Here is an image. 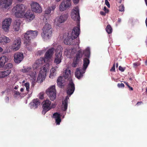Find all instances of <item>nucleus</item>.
<instances>
[{
	"label": "nucleus",
	"instance_id": "obj_50",
	"mask_svg": "<svg viewBox=\"0 0 147 147\" xmlns=\"http://www.w3.org/2000/svg\"><path fill=\"white\" fill-rule=\"evenodd\" d=\"M103 10L104 11H105L106 13H108L109 12V10L107 9L106 8V7L105 6L103 8Z\"/></svg>",
	"mask_w": 147,
	"mask_h": 147
},
{
	"label": "nucleus",
	"instance_id": "obj_13",
	"mask_svg": "<svg viewBox=\"0 0 147 147\" xmlns=\"http://www.w3.org/2000/svg\"><path fill=\"white\" fill-rule=\"evenodd\" d=\"M11 21V19L10 18H5L3 21L2 28L5 32H8L9 31Z\"/></svg>",
	"mask_w": 147,
	"mask_h": 147
},
{
	"label": "nucleus",
	"instance_id": "obj_45",
	"mask_svg": "<svg viewBox=\"0 0 147 147\" xmlns=\"http://www.w3.org/2000/svg\"><path fill=\"white\" fill-rule=\"evenodd\" d=\"M56 5H54L52 6L51 7H49V8H50L51 9V10L52 11H53L56 8Z\"/></svg>",
	"mask_w": 147,
	"mask_h": 147
},
{
	"label": "nucleus",
	"instance_id": "obj_5",
	"mask_svg": "<svg viewBox=\"0 0 147 147\" xmlns=\"http://www.w3.org/2000/svg\"><path fill=\"white\" fill-rule=\"evenodd\" d=\"M49 64L47 63L41 68L37 78V81L38 82L41 83L45 80L46 76L47 73L49 70Z\"/></svg>",
	"mask_w": 147,
	"mask_h": 147
},
{
	"label": "nucleus",
	"instance_id": "obj_23",
	"mask_svg": "<svg viewBox=\"0 0 147 147\" xmlns=\"http://www.w3.org/2000/svg\"><path fill=\"white\" fill-rule=\"evenodd\" d=\"M75 88L74 85L72 80H70L67 88V92L68 95H71L74 92Z\"/></svg>",
	"mask_w": 147,
	"mask_h": 147
},
{
	"label": "nucleus",
	"instance_id": "obj_63",
	"mask_svg": "<svg viewBox=\"0 0 147 147\" xmlns=\"http://www.w3.org/2000/svg\"><path fill=\"white\" fill-rule=\"evenodd\" d=\"M122 0H120V1H119V3H121V1Z\"/></svg>",
	"mask_w": 147,
	"mask_h": 147
},
{
	"label": "nucleus",
	"instance_id": "obj_33",
	"mask_svg": "<svg viewBox=\"0 0 147 147\" xmlns=\"http://www.w3.org/2000/svg\"><path fill=\"white\" fill-rule=\"evenodd\" d=\"M8 60V59L5 56H2L0 57V67H3L5 63Z\"/></svg>",
	"mask_w": 147,
	"mask_h": 147
},
{
	"label": "nucleus",
	"instance_id": "obj_53",
	"mask_svg": "<svg viewBox=\"0 0 147 147\" xmlns=\"http://www.w3.org/2000/svg\"><path fill=\"white\" fill-rule=\"evenodd\" d=\"M79 0H73V1L74 3L75 4H77L79 2Z\"/></svg>",
	"mask_w": 147,
	"mask_h": 147
},
{
	"label": "nucleus",
	"instance_id": "obj_54",
	"mask_svg": "<svg viewBox=\"0 0 147 147\" xmlns=\"http://www.w3.org/2000/svg\"><path fill=\"white\" fill-rule=\"evenodd\" d=\"M128 87L130 89V90H133V89L132 87H131L129 85H128Z\"/></svg>",
	"mask_w": 147,
	"mask_h": 147
},
{
	"label": "nucleus",
	"instance_id": "obj_57",
	"mask_svg": "<svg viewBox=\"0 0 147 147\" xmlns=\"http://www.w3.org/2000/svg\"><path fill=\"white\" fill-rule=\"evenodd\" d=\"M3 51V49L2 48L0 47V52H1Z\"/></svg>",
	"mask_w": 147,
	"mask_h": 147
},
{
	"label": "nucleus",
	"instance_id": "obj_39",
	"mask_svg": "<svg viewBox=\"0 0 147 147\" xmlns=\"http://www.w3.org/2000/svg\"><path fill=\"white\" fill-rule=\"evenodd\" d=\"M46 51V49H45L38 51V54L39 55H41L42 54H43Z\"/></svg>",
	"mask_w": 147,
	"mask_h": 147
},
{
	"label": "nucleus",
	"instance_id": "obj_61",
	"mask_svg": "<svg viewBox=\"0 0 147 147\" xmlns=\"http://www.w3.org/2000/svg\"><path fill=\"white\" fill-rule=\"evenodd\" d=\"M145 3L146 5H147V0H145Z\"/></svg>",
	"mask_w": 147,
	"mask_h": 147
},
{
	"label": "nucleus",
	"instance_id": "obj_35",
	"mask_svg": "<svg viewBox=\"0 0 147 147\" xmlns=\"http://www.w3.org/2000/svg\"><path fill=\"white\" fill-rule=\"evenodd\" d=\"M90 49L89 47H87L84 51L85 56L87 57H89L90 55Z\"/></svg>",
	"mask_w": 147,
	"mask_h": 147
},
{
	"label": "nucleus",
	"instance_id": "obj_55",
	"mask_svg": "<svg viewBox=\"0 0 147 147\" xmlns=\"http://www.w3.org/2000/svg\"><path fill=\"white\" fill-rule=\"evenodd\" d=\"M142 103V102L141 101L140 102H137V104H136V105H140Z\"/></svg>",
	"mask_w": 147,
	"mask_h": 147
},
{
	"label": "nucleus",
	"instance_id": "obj_58",
	"mask_svg": "<svg viewBox=\"0 0 147 147\" xmlns=\"http://www.w3.org/2000/svg\"><path fill=\"white\" fill-rule=\"evenodd\" d=\"M118 22H121V19L120 18H119L118 19Z\"/></svg>",
	"mask_w": 147,
	"mask_h": 147
},
{
	"label": "nucleus",
	"instance_id": "obj_44",
	"mask_svg": "<svg viewBox=\"0 0 147 147\" xmlns=\"http://www.w3.org/2000/svg\"><path fill=\"white\" fill-rule=\"evenodd\" d=\"M140 64L138 62H136L134 63L133 64V67L135 68L136 67L139 65Z\"/></svg>",
	"mask_w": 147,
	"mask_h": 147
},
{
	"label": "nucleus",
	"instance_id": "obj_42",
	"mask_svg": "<svg viewBox=\"0 0 147 147\" xmlns=\"http://www.w3.org/2000/svg\"><path fill=\"white\" fill-rule=\"evenodd\" d=\"M105 3L106 5L109 7H110V5L109 2L107 0H105Z\"/></svg>",
	"mask_w": 147,
	"mask_h": 147
},
{
	"label": "nucleus",
	"instance_id": "obj_12",
	"mask_svg": "<svg viewBox=\"0 0 147 147\" xmlns=\"http://www.w3.org/2000/svg\"><path fill=\"white\" fill-rule=\"evenodd\" d=\"M55 49L54 47H51L46 52L44 58L43 59L44 62H48L50 61L54 54Z\"/></svg>",
	"mask_w": 147,
	"mask_h": 147
},
{
	"label": "nucleus",
	"instance_id": "obj_30",
	"mask_svg": "<svg viewBox=\"0 0 147 147\" xmlns=\"http://www.w3.org/2000/svg\"><path fill=\"white\" fill-rule=\"evenodd\" d=\"M58 68V66L53 67L50 70L49 77L51 78H53L56 75V69Z\"/></svg>",
	"mask_w": 147,
	"mask_h": 147
},
{
	"label": "nucleus",
	"instance_id": "obj_17",
	"mask_svg": "<svg viewBox=\"0 0 147 147\" xmlns=\"http://www.w3.org/2000/svg\"><path fill=\"white\" fill-rule=\"evenodd\" d=\"M32 11L36 13H40L42 12V8L39 4L33 1L31 4Z\"/></svg>",
	"mask_w": 147,
	"mask_h": 147
},
{
	"label": "nucleus",
	"instance_id": "obj_6",
	"mask_svg": "<svg viewBox=\"0 0 147 147\" xmlns=\"http://www.w3.org/2000/svg\"><path fill=\"white\" fill-rule=\"evenodd\" d=\"M89 63V60L88 59L85 58L84 59V64L83 69H79L77 68L75 72V76L78 79H80L83 76V74L85 73V70Z\"/></svg>",
	"mask_w": 147,
	"mask_h": 147
},
{
	"label": "nucleus",
	"instance_id": "obj_4",
	"mask_svg": "<svg viewBox=\"0 0 147 147\" xmlns=\"http://www.w3.org/2000/svg\"><path fill=\"white\" fill-rule=\"evenodd\" d=\"M26 11L25 6L23 4L18 5L14 7L12 11L17 18H22L24 16Z\"/></svg>",
	"mask_w": 147,
	"mask_h": 147
},
{
	"label": "nucleus",
	"instance_id": "obj_28",
	"mask_svg": "<svg viewBox=\"0 0 147 147\" xmlns=\"http://www.w3.org/2000/svg\"><path fill=\"white\" fill-rule=\"evenodd\" d=\"M11 72V70H7L3 71H0V78H5L9 75Z\"/></svg>",
	"mask_w": 147,
	"mask_h": 147
},
{
	"label": "nucleus",
	"instance_id": "obj_19",
	"mask_svg": "<svg viewBox=\"0 0 147 147\" xmlns=\"http://www.w3.org/2000/svg\"><path fill=\"white\" fill-rule=\"evenodd\" d=\"M21 44V40L20 38H16L11 46V49L14 51L18 50Z\"/></svg>",
	"mask_w": 147,
	"mask_h": 147
},
{
	"label": "nucleus",
	"instance_id": "obj_52",
	"mask_svg": "<svg viewBox=\"0 0 147 147\" xmlns=\"http://www.w3.org/2000/svg\"><path fill=\"white\" fill-rule=\"evenodd\" d=\"M79 0H73V1L74 3L75 4H77L79 2Z\"/></svg>",
	"mask_w": 147,
	"mask_h": 147
},
{
	"label": "nucleus",
	"instance_id": "obj_9",
	"mask_svg": "<svg viewBox=\"0 0 147 147\" xmlns=\"http://www.w3.org/2000/svg\"><path fill=\"white\" fill-rule=\"evenodd\" d=\"M71 16L72 19L76 22L77 26L80 28V16L79 13V9L78 7L74 8L71 13Z\"/></svg>",
	"mask_w": 147,
	"mask_h": 147
},
{
	"label": "nucleus",
	"instance_id": "obj_36",
	"mask_svg": "<svg viewBox=\"0 0 147 147\" xmlns=\"http://www.w3.org/2000/svg\"><path fill=\"white\" fill-rule=\"evenodd\" d=\"M107 32L108 34H110L112 33V28L110 25H108L106 29Z\"/></svg>",
	"mask_w": 147,
	"mask_h": 147
},
{
	"label": "nucleus",
	"instance_id": "obj_3",
	"mask_svg": "<svg viewBox=\"0 0 147 147\" xmlns=\"http://www.w3.org/2000/svg\"><path fill=\"white\" fill-rule=\"evenodd\" d=\"M42 32L41 34L42 38L44 41L47 40L50 38L53 32V28L51 25L47 23L42 28Z\"/></svg>",
	"mask_w": 147,
	"mask_h": 147
},
{
	"label": "nucleus",
	"instance_id": "obj_29",
	"mask_svg": "<svg viewBox=\"0 0 147 147\" xmlns=\"http://www.w3.org/2000/svg\"><path fill=\"white\" fill-rule=\"evenodd\" d=\"M61 116V115L57 113H55L53 114V117L55 119L57 125H59L60 124V123L61 121L60 117Z\"/></svg>",
	"mask_w": 147,
	"mask_h": 147
},
{
	"label": "nucleus",
	"instance_id": "obj_49",
	"mask_svg": "<svg viewBox=\"0 0 147 147\" xmlns=\"http://www.w3.org/2000/svg\"><path fill=\"white\" fill-rule=\"evenodd\" d=\"M56 106V104L54 103L51 104V109L52 108H54Z\"/></svg>",
	"mask_w": 147,
	"mask_h": 147
},
{
	"label": "nucleus",
	"instance_id": "obj_41",
	"mask_svg": "<svg viewBox=\"0 0 147 147\" xmlns=\"http://www.w3.org/2000/svg\"><path fill=\"white\" fill-rule=\"evenodd\" d=\"M39 98L41 99H42L44 98V94L43 93H40L39 94Z\"/></svg>",
	"mask_w": 147,
	"mask_h": 147
},
{
	"label": "nucleus",
	"instance_id": "obj_10",
	"mask_svg": "<svg viewBox=\"0 0 147 147\" xmlns=\"http://www.w3.org/2000/svg\"><path fill=\"white\" fill-rule=\"evenodd\" d=\"M21 71L23 73H26L31 77L33 81H35L36 77V71L30 67H24L23 69L21 70Z\"/></svg>",
	"mask_w": 147,
	"mask_h": 147
},
{
	"label": "nucleus",
	"instance_id": "obj_14",
	"mask_svg": "<svg viewBox=\"0 0 147 147\" xmlns=\"http://www.w3.org/2000/svg\"><path fill=\"white\" fill-rule=\"evenodd\" d=\"M68 15L64 14L61 15L60 16L57 17L55 20V23L57 26H59L61 24L64 23L68 18Z\"/></svg>",
	"mask_w": 147,
	"mask_h": 147
},
{
	"label": "nucleus",
	"instance_id": "obj_2",
	"mask_svg": "<svg viewBox=\"0 0 147 147\" xmlns=\"http://www.w3.org/2000/svg\"><path fill=\"white\" fill-rule=\"evenodd\" d=\"M38 33V32L37 30H29L23 34V37H24V43L28 50H31V48L28 47L30 45V40L36 37Z\"/></svg>",
	"mask_w": 147,
	"mask_h": 147
},
{
	"label": "nucleus",
	"instance_id": "obj_26",
	"mask_svg": "<svg viewBox=\"0 0 147 147\" xmlns=\"http://www.w3.org/2000/svg\"><path fill=\"white\" fill-rule=\"evenodd\" d=\"M51 11V9L49 7L46 9L44 16V18L43 19L44 22H46L47 20L49 18L50 16V13Z\"/></svg>",
	"mask_w": 147,
	"mask_h": 147
},
{
	"label": "nucleus",
	"instance_id": "obj_48",
	"mask_svg": "<svg viewBox=\"0 0 147 147\" xmlns=\"http://www.w3.org/2000/svg\"><path fill=\"white\" fill-rule=\"evenodd\" d=\"M115 70V65L114 64L110 69L111 71H114Z\"/></svg>",
	"mask_w": 147,
	"mask_h": 147
},
{
	"label": "nucleus",
	"instance_id": "obj_46",
	"mask_svg": "<svg viewBox=\"0 0 147 147\" xmlns=\"http://www.w3.org/2000/svg\"><path fill=\"white\" fill-rule=\"evenodd\" d=\"M20 93L18 91H15L14 92V96L15 97H16V96H18V95H20Z\"/></svg>",
	"mask_w": 147,
	"mask_h": 147
},
{
	"label": "nucleus",
	"instance_id": "obj_47",
	"mask_svg": "<svg viewBox=\"0 0 147 147\" xmlns=\"http://www.w3.org/2000/svg\"><path fill=\"white\" fill-rule=\"evenodd\" d=\"M125 69L121 66L119 67V69L122 72L123 71L125 70Z\"/></svg>",
	"mask_w": 147,
	"mask_h": 147
},
{
	"label": "nucleus",
	"instance_id": "obj_59",
	"mask_svg": "<svg viewBox=\"0 0 147 147\" xmlns=\"http://www.w3.org/2000/svg\"><path fill=\"white\" fill-rule=\"evenodd\" d=\"M18 86H16L14 88V89H17L18 88Z\"/></svg>",
	"mask_w": 147,
	"mask_h": 147
},
{
	"label": "nucleus",
	"instance_id": "obj_11",
	"mask_svg": "<svg viewBox=\"0 0 147 147\" xmlns=\"http://www.w3.org/2000/svg\"><path fill=\"white\" fill-rule=\"evenodd\" d=\"M46 94L52 101L55 100L56 97V90L55 85L50 86L46 90Z\"/></svg>",
	"mask_w": 147,
	"mask_h": 147
},
{
	"label": "nucleus",
	"instance_id": "obj_7",
	"mask_svg": "<svg viewBox=\"0 0 147 147\" xmlns=\"http://www.w3.org/2000/svg\"><path fill=\"white\" fill-rule=\"evenodd\" d=\"M63 48L60 45L58 46L55 50L54 63L56 65L60 63L63 59L62 55Z\"/></svg>",
	"mask_w": 147,
	"mask_h": 147
},
{
	"label": "nucleus",
	"instance_id": "obj_34",
	"mask_svg": "<svg viewBox=\"0 0 147 147\" xmlns=\"http://www.w3.org/2000/svg\"><path fill=\"white\" fill-rule=\"evenodd\" d=\"M40 101L38 99H34L33 100V102L32 103L33 108H35L37 107L38 106L40 105Z\"/></svg>",
	"mask_w": 147,
	"mask_h": 147
},
{
	"label": "nucleus",
	"instance_id": "obj_16",
	"mask_svg": "<svg viewBox=\"0 0 147 147\" xmlns=\"http://www.w3.org/2000/svg\"><path fill=\"white\" fill-rule=\"evenodd\" d=\"M71 5V3L65 0H63L59 6V10L63 11L70 8Z\"/></svg>",
	"mask_w": 147,
	"mask_h": 147
},
{
	"label": "nucleus",
	"instance_id": "obj_37",
	"mask_svg": "<svg viewBox=\"0 0 147 147\" xmlns=\"http://www.w3.org/2000/svg\"><path fill=\"white\" fill-rule=\"evenodd\" d=\"M13 67V65L11 63H9L5 65V67L6 68H7L8 69H10L12 68Z\"/></svg>",
	"mask_w": 147,
	"mask_h": 147
},
{
	"label": "nucleus",
	"instance_id": "obj_8",
	"mask_svg": "<svg viewBox=\"0 0 147 147\" xmlns=\"http://www.w3.org/2000/svg\"><path fill=\"white\" fill-rule=\"evenodd\" d=\"M71 70L68 69H66L64 71L63 73V76H59L57 79V83L58 86L61 87L63 86V83L64 82V78L69 79L71 77Z\"/></svg>",
	"mask_w": 147,
	"mask_h": 147
},
{
	"label": "nucleus",
	"instance_id": "obj_62",
	"mask_svg": "<svg viewBox=\"0 0 147 147\" xmlns=\"http://www.w3.org/2000/svg\"><path fill=\"white\" fill-rule=\"evenodd\" d=\"M6 99L9 100V98L8 97H7L6 98Z\"/></svg>",
	"mask_w": 147,
	"mask_h": 147
},
{
	"label": "nucleus",
	"instance_id": "obj_24",
	"mask_svg": "<svg viewBox=\"0 0 147 147\" xmlns=\"http://www.w3.org/2000/svg\"><path fill=\"white\" fill-rule=\"evenodd\" d=\"M12 0H0V5L3 8L8 9L12 4Z\"/></svg>",
	"mask_w": 147,
	"mask_h": 147
},
{
	"label": "nucleus",
	"instance_id": "obj_43",
	"mask_svg": "<svg viewBox=\"0 0 147 147\" xmlns=\"http://www.w3.org/2000/svg\"><path fill=\"white\" fill-rule=\"evenodd\" d=\"M117 86L119 88H123L124 87V85L123 83L118 84H117Z\"/></svg>",
	"mask_w": 147,
	"mask_h": 147
},
{
	"label": "nucleus",
	"instance_id": "obj_1",
	"mask_svg": "<svg viewBox=\"0 0 147 147\" xmlns=\"http://www.w3.org/2000/svg\"><path fill=\"white\" fill-rule=\"evenodd\" d=\"M80 32V28L74 27L72 32L66 33L63 35V37L67 36L66 38L65 39L64 42L65 44L68 45H79L80 43L79 39L76 38L79 35Z\"/></svg>",
	"mask_w": 147,
	"mask_h": 147
},
{
	"label": "nucleus",
	"instance_id": "obj_51",
	"mask_svg": "<svg viewBox=\"0 0 147 147\" xmlns=\"http://www.w3.org/2000/svg\"><path fill=\"white\" fill-rule=\"evenodd\" d=\"M107 13L106 12H104L103 11H101L100 12V14L101 15L103 16H105Z\"/></svg>",
	"mask_w": 147,
	"mask_h": 147
},
{
	"label": "nucleus",
	"instance_id": "obj_22",
	"mask_svg": "<svg viewBox=\"0 0 147 147\" xmlns=\"http://www.w3.org/2000/svg\"><path fill=\"white\" fill-rule=\"evenodd\" d=\"M76 51L75 49H69V48H67L64 51V54L67 57L71 58L76 53Z\"/></svg>",
	"mask_w": 147,
	"mask_h": 147
},
{
	"label": "nucleus",
	"instance_id": "obj_18",
	"mask_svg": "<svg viewBox=\"0 0 147 147\" xmlns=\"http://www.w3.org/2000/svg\"><path fill=\"white\" fill-rule=\"evenodd\" d=\"M82 51L80 50L76 54V57L74 59L72 64V66L74 67H77L80 60L82 56Z\"/></svg>",
	"mask_w": 147,
	"mask_h": 147
},
{
	"label": "nucleus",
	"instance_id": "obj_60",
	"mask_svg": "<svg viewBox=\"0 0 147 147\" xmlns=\"http://www.w3.org/2000/svg\"><path fill=\"white\" fill-rule=\"evenodd\" d=\"M61 0H55V1L56 2H59Z\"/></svg>",
	"mask_w": 147,
	"mask_h": 147
},
{
	"label": "nucleus",
	"instance_id": "obj_21",
	"mask_svg": "<svg viewBox=\"0 0 147 147\" xmlns=\"http://www.w3.org/2000/svg\"><path fill=\"white\" fill-rule=\"evenodd\" d=\"M14 61L16 63H20L24 58V54L23 53L17 52L14 55Z\"/></svg>",
	"mask_w": 147,
	"mask_h": 147
},
{
	"label": "nucleus",
	"instance_id": "obj_64",
	"mask_svg": "<svg viewBox=\"0 0 147 147\" xmlns=\"http://www.w3.org/2000/svg\"><path fill=\"white\" fill-rule=\"evenodd\" d=\"M5 92L4 91H3L2 92V94H3V93H4Z\"/></svg>",
	"mask_w": 147,
	"mask_h": 147
},
{
	"label": "nucleus",
	"instance_id": "obj_38",
	"mask_svg": "<svg viewBox=\"0 0 147 147\" xmlns=\"http://www.w3.org/2000/svg\"><path fill=\"white\" fill-rule=\"evenodd\" d=\"M24 86L26 88V90L28 92L29 91L30 89V84L28 82H26L24 84Z\"/></svg>",
	"mask_w": 147,
	"mask_h": 147
},
{
	"label": "nucleus",
	"instance_id": "obj_15",
	"mask_svg": "<svg viewBox=\"0 0 147 147\" xmlns=\"http://www.w3.org/2000/svg\"><path fill=\"white\" fill-rule=\"evenodd\" d=\"M42 104L43 110L42 113L45 115L47 112L51 109V102L49 99H47L44 101Z\"/></svg>",
	"mask_w": 147,
	"mask_h": 147
},
{
	"label": "nucleus",
	"instance_id": "obj_40",
	"mask_svg": "<svg viewBox=\"0 0 147 147\" xmlns=\"http://www.w3.org/2000/svg\"><path fill=\"white\" fill-rule=\"evenodd\" d=\"M124 7L123 5H121L119 7V10L120 11H124Z\"/></svg>",
	"mask_w": 147,
	"mask_h": 147
},
{
	"label": "nucleus",
	"instance_id": "obj_31",
	"mask_svg": "<svg viewBox=\"0 0 147 147\" xmlns=\"http://www.w3.org/2000/svg\"><path fill=\"white\" fill-rule=\"evenodd\" d=\"M10 41V39L6 36H3L0 37V43L7 44L9 43Z\"/></svg>",
	"mask_w": 147,
	"mask_h": 147
},
{
	"label": "nucleus",
	"instance_id": "obj_25",
	"mask_svg": "<svg viewBox=\"0 0 147 147\" xmlns=\"http://www.w3.org/2000/svg\"><path fill=\"white\" fill-rule=\"evenodd\" d=\"M69 100V97L68 96L66 97L65 99L63 100L62 104L61 106V109L63 111H66L67 109L68 102Z\"/></svg>",
	"mask_w": 147,
	"mask_h": 147
},
{
	"label": "nucleus",
	"instance_id": "obj_56",
	"mask_svg": "<svg viewBox=\"0 0 147 147\" xmlns=\"http://www.w3.org/2000/svg\"><path fill=\"white\" fill-rule=\"evenodd\" d=\"M20 91L21 92H23L24 91V88H22L20 89Z\"/></svg>",
	"mask_w": 147,
	"mask_h": 147
},
{
	"label": "nucleus",
	"instance_id": "obj_20",
	"mask_svg": "<svg viewBox=\"0 0 147 147\" xmlns=\"http://www.w3.org/2000/svg\"><path fill=\"white\" fill-rule=\"evenodd\" d=\"M24 17L25 18L26 21L27 22H31L35 18V16L32 12L27 11L25 13Z\"/></svg>",
	"mask_w": 147,
	"mask_h": 147
},
{
	"label": "nucleus",
	"instance_id": "obj_32",
	"mask_svg": "<svg viewBox=\"0 0 147 147\" xmlns=\"http://www.w3.org/2000/svg\"><path fill=\"white\" fill-rule=\"evenodd\" d=\"M20 23L18 20H16L14 22L13 25V29L16 31L19 30L20 27Z\"/></svg>",
	"mask_w": 147,
	"mask_h": 147
},
{
	"label": "nucleus",
	"instance_id": "obj_27",
	"mask_svg": "<svg viewBox=\"0 0 147 147\" xmlns=\"http://www.w3.org/2000/svg\"><path fill=\"white\" fill-rule=\"evenodd\" d=\"M43 61L42 58L37 60L33 65V68L34 69L33 70L35 71V69L38 68L41 65Z\"/></svg>",
	"mask_w": 147,
	"mask_h": 147
}]
</instances>
